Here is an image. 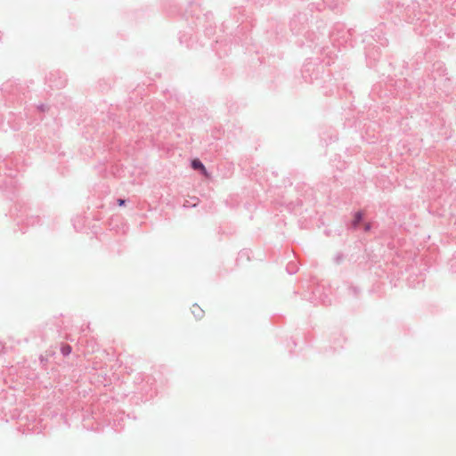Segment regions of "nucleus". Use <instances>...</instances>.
<instances>
[{
    "instance_id": "nucleus-1",
    "label": "nucleus",
    "mask_w": 456,
    "mask_h": 456,
    "mask_svg": "<svg viewBox=\"0 0 456 456\" xmlns=\"http://www.w3.org/2000/svg\"><path fill=\"white\" fill-rule=\"evenodd\" d=\"M191 167L195 170H200L201 173L206 176V177H208L209 175L205 167V166L201 163L200 160L199 159H193L191 161Z\"/></svg>"
},
{
    "instance_id": "nucleus-2",
    "label": "nucleus",
    "mask_w": 456,
    "mask_h": 456,
    "mask_svg": "<svg viewBox=\"0 0 456 456\" xmlns=\"http://www.w3.org/2000/svg\"><path fill=\"white\" fill-rule=\"evenodd\" d=\"M191 311L197 319H201L204 316V311L197 304L191 306Z\"/></svg>"
},
{
    "instance_id": "nucleus-3",
    "label": "nucleus",
    "mask_w": 456,
    "mask_h": 456,
    "mask_svg": "<svg viewBox=\"0 0 456 456\" xmlns=\"http://www.w3.org/2000/svg\"><path fill=\"white\" fill-rule=\"evenodd\" d=\"M61 353L64 354V355H68L71 353V346H69V345H65L61 347Z\"/></svg>"
},
{
    "instance_id": "nucleus-4",
    "label": "nucleus",
    "mask_w": 456,
    "mask_h": 456,
    "mask_svg": "<svg viewBox=\"0 0 456 456\" xmlns=\"http://www.w3.org/2000/svg\"><path fill=\"white\" fill-rule=\"evenodd\" d=\"M362 213H360V212H359V213H357V214L355 215V222H357V223H358V222H360V221H361V219H362Z\"/></svg>"
},
{
    "instance_id": "nucleus-5",
    "label": "nucleus",
    "mask_w": 456,
    "mask_h": 456,
    "mask_svg": "<svg viewBox=\"0 0 456 456\" xmlns=\"http://www.w3.org/2000/svg\"><path fill=\"white\" fill-rule=\"evenodd\" d=\"M118 204L119 206H124V205H125V200H122V199H119V200H118Z\"/></svg>"
}]
</instances>
